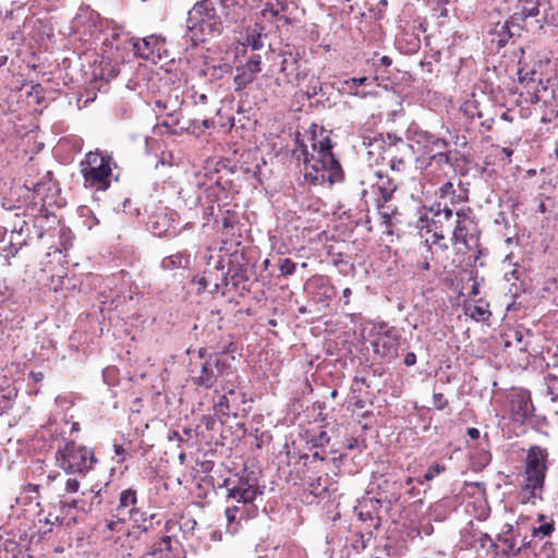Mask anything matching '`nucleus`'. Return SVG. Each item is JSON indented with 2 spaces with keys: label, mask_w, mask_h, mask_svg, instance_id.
Masks as SVG:
<instances>
[{
  "label": "nucleus",
  "mask_w": 558,
  "mask_h": 558,
  "mask_svg": "<svg viewBox=\"0 0 558 558\" xmlns=\"http://www.w3.org/2000/svg\"><path fill=\"white\" fill-rule=\"evenodd\" d=\"M549 466V451L546 447L533 445L524 451L519 473L523 504L534 505L536 500H543Z\"/></svg>",
  "instance_id": "1"
},
{
  "label": "nucleus",
  "mask_w": 558,
  "mask_h": 558,
  "mask_svg": "<svg viewBox=\"0 0 558 558\" xmlns=\"http://www.w3.org/2000/svg\"><path fill=\"white\" fill-rule=\"evenodd\" d=\"M313 153L310 155L305 147L302 149L304 163V178L313 185H330L343 180V171L340 162L332 153L331 140L324 136L312 144Z\"/></svg>",
  "instance_id": "2"
},
{
  "label": "nucleus",
  "mask_w": 558,
  "mask_h": 558,
  "mask_svg": "<svg viewBox=\"0 0 558 558\" xmlns=\"http://www.w3.org/2000/svg\"><path fill=\"white\" fill-rule=\"evenodd\" d=\"M214 354L207 356V349L201 348L198 359L191 362L190 376L194 385L198 387L211 388L220 376L227 375L230 365L227 363L226 355L234 353L238 348L233 342L231 335H227L216 345H213Z\"/></svg>",
  "instance_id": "3"
},
{
  "label": "nucleus",
  "mask_w": 558,
  "mask_h": 558,
  "mask_svg": "<svg viewBox=\"0 0 558 558\" xmlns=\"http://www.w3.org/2000/svg\"><path fill=\"white\" fill-rule=\"evenodd\" d=\"M366 341L369 343L375 357L391 363L408 347L402 329L380 322L374 324L367 333Z\"/></svg>",
  "instance_id": "4"
},
{
  "label": "nucleus",
  "mask_w": 558,
  "mask_h": 558,
  "mask_svg": "<svg viewBox=\"0 0 558 558\" xmlns=\"http://www.w3.org/2000/svg\"><path fill=\"white\" fill-rule=\"evenodd\" d=\"M113 158L99 149L89 151L80 162V172L86 189L106 191L111 185Z\"/></svg>",
  "instance_id": "5"
},
{
  "label": "nucleus",
  "mask_w": 558,
  "mask_h": 558,
  "mask_svg": "<svg viewBox=\"0 0 558 558\" xmlns=\"http://www.w3.org/2000/svg\"><path fill=\"white\" fill-rule=\"evenodd\" d=\"M220 0H201L197 1L189 11L186 27L197 37L201 35L221 34L225 29L220 13Z\"/></svg>",
  "instance_id": "6"
},
{
  "label": "nucleus",
  "mask_w": 558,
  "mask_h": 558,
  "mask_svg": "<svg viewBox=\"0 0 558 558\" xmlns=\"http://www.w3.org/2000/svg\"><path fill=\"white\" fill-rule=\"evenodd\" d=\"M39 241L26 231L10 232L8 243L0 247V258L8 266L26 271L35 258V251L40 248Z\"/></svg>",
  "instance_id": "7"
},
{
  "label": "nucleus",
  "mask_w": 558,
  "mask_h": 558,
  "mask_svg": "<svg viewBox=\"0 0 558 558\" xmlns=\"http://www.w3.org/2000/svg\"><path fill=\"white\" fill-rule=\"evenodd\" d=\"M57 465L66 473L85 475L96 462L94 452L86 446L78 445L74 440H68L56 451Z\"/></svg>",
  "instance_id": "8"
},
{
  "label": "nucleus",
  "mask_w": 558,
  "mask_h": 558,
  "mask_svg": "<svg viewBox=\"0 0 558 558\" xmlns=\"http://www.w3.org/2000/svg\"><path fill=\"white\" fill-rule=\"evenodd\" d=\"M454 216L456 221L451 239L453 244L463 245L464 251L478 247L481 231L473 208L470 206L459 207Z\"/></svg>",
  "instance_id": "9"
},
{
  "label": "nucleus",
  "mask_w": 558,
  "mask_h": 558,
  "mask_svg": "<svg viewBox=\"0 0 558 558\" xmlns=\"http://www.w3.org/2000/svg\"><path fill=\"white\" fill-rule=\"evenodd\" d=\"M544 7V20L553 25H558V0H515L512 13V24L517 25V31L523 28V23L527 17L536 16L539 13V7Z\"/></svg>",
  "instance_id": "10"
},
{
  "label": "nucleus",
  "mask_w": 558,
  "mask_h": 558,
  "mask_svg": "<svg viewBox=\"0 0 558 558\" xmlns=\"http://www.w3.org/2000/svg\"><path fill=\"white\" fill-rule=\"evenodd\" d=\"M373 178L374 179L371 180V187L378 193L375 199L376 207L379 210L383 222L389 226L391 216L396 213V209L390 210L389 206H386V204L391 201L398 185L391 178L380 171H374Z\"/></svg>",
  "instance_id": "11"
},
{
  "label": "nucleus",
  "mask_w": 558,
  "mask_h": 558,
  "mask_svg": "<svg viewBox=\"0 0 558 558\" xmlns=\"http://www.w3.org/2000/svg\"><path fill=\"white\" fill-rule=\"evenodd\" d=\"M220 9L225 28L236 31L251 20L252 7L248 0H220Z\"/></svg>",
  "instance_id": "12"
},
{
  "label": "nucleus",
  "mask_w": 558,
  "mask_h": 558,
  "mask_svg": "<svg viewBox=\"0 0 558 558\" xmlns=\"http://www.w3.org/2000/svg\"><path fill=\"white\" fill-rule=\"evenodd\" d=\"M223 486L227 488L228 499H233L244 506L252 505L258 496L263 495V489L257 482L245 476L238 480L227 478Z\"/></svg>",
  "instance_id": "13"
},
{
  "label": "nucleus",
  "mask_w": 558,
  "mask_h": 558,
  "mask_svg": "<svg viewBox=\"0 0 558 558\" xmlns=\"http://www.w3.org/2000/svg\"><path fill=\"white\" fill-rule=\"evenodd\" d=\"M519 81L522 85V90L520 92V98L526 104H537L542 96L541 92H546L547 87L543 83V78L541 73H538L535 69L524 70L523 68L518 71Z\"/></svg>",
  "instance_id": "14"
},
{
  "label": "nucleus",
  "mask_w": 558,
  "mask_h": 558,
  "mask_svg": "<svg viewBox=\"0 0 558 558\" xmlns=\"http://www.w3.org/2000/svg\"><path fill=\"white\" fill-rule=\"evenodd\" d=\"M37 239L44 241V246L48 250L47 255L51 253L66 252L73 245L74 235L66 227L50 228L46 231L40 230Z\"/></svg>",
  "instance_id": "15"
},
{
  "label": "nucleus",
  "mask_w": 558,
  "mask_h": 558,
  "mask_svg": "<svg viewBox=\"0 0 558 558\" xmlns=\"http://www.w3.org/2000/svg\"><path fill=\"white\" fill-rule=\"evenodd\" d=\"M280 73L284 76V82L291 85H298L307 76V71L303 68L298 51L284 50L281 53Z\"/></svg>",
  "instance_id": "16"
},
{
  "label": "nucleus",
  "mask_w": 558,
  "mask_h": 558,
  "mask_svg": "<svg viewBox=\"0 0 558 558\" xmlns=\"http://www.w3.org/2000/svg\"><path fill=\"white\" fill-rule=\"evenodd\" d=\"M262 71V57L258 53L250 56L247 61L236 66V74L233 77V84L236 92L243 90L247 85L255 81L257 74Z\"/></svg>",
  "instance_id": "17"
},
{
  "label": "nucleus",
  "mask_w": 558,
  "mask_h": 558,
  "mask_svg": "<svg viewBox=\"0 0 558 558\" xmlns=\"http://www.w3.org/2000/svg\"><path fill=\"white\" fill-rule=\"evenodd\" d=\"M0 220L3 226L0 227V239L8 232H29L28 223L25 220L24 211L21 208H2Z\"/></svg>",
  "instance_id": "18"
},
{
  "label": "nucleus",
  "mask_w": 558,
  "mask_h": 558,
  "mask_svg": "<svg viewBox=\"0 0 558 558\" xmlns=\"http://www.w3.org/2000/svg\"><path fill=\"white\" fill-rule=\"evenodd\" d=\"M245 403V395L234 389H228L220 396L214 405V412L218 416L236 415L241 404Z\"/></svg>",
  "instance_id": "19"
},
{
  "label": "nucleus",
  "mask_w": 558,
  "mask_h": 558,
  "mask_svg": "<svg viewBox=\"0 0 558 558\" xmlns=\"http://www.w3.org/2000/svg\"><path fill=\"white\" fill-rule=\"evenodd\" d=\"M510 405L513 420L517 422L524 423L533 416L534 407L527 390H519L512 393Z\"/></svg>",
  "instance_id": "20"
},
{
  "label": "nucleus",
  "mask_w": 558,
  "mask_h": 558,
  "mask_svg": "<svg viewBox=\"0 0 558 558\" xmlns=\"http://www.w3.org/2000/svg\"><path fill=\"white\" fill-rule=\"evenodd\" d=\"M136 489L131 487L123 489L119 495V505L116 509L117 515L120 517V520L125 521V519H129L134 522H138V519L136 518L138 515Z\"/></svg>",
  "instance_id": "21"
},
{
  "label": "nucleus",
  "mask_w": 558,
  "mask_h": 558,
  "mask_svg": "<svg viewBox=\"0 0 558 558\" xmlns=\"http://www.w3.org/2000/svg\"><path fill=\"white\" fill-rule=\"evenodd\" d=\"M430 262L441 267L444 270L450 267L448 258L439 255L437 251H433V245H429V240H426L417 251L415 266L424 271L430 269Z\"/></svg>",
  "instance_id": "22"
},
{
  "label": "nucleus",
  "mask_w": 558,
  "mask_h": 558,
  "mask_svg": "<svg viewBox=\"0 0 558 558\" xmlns=\"http://www.w3.org/2000/svg\"><path fill=\"white\" fill-rule=\"evenodd\" d=\"M429 211L432 214L429 230H445L446 232L450 229L453 209L447 202H434L429 207Z\"/></svg>",
  "instance_id": "23"
},
{
  "label": "nucleus",
  "mask_w": 558,
  "mask_h": 558,
  "mask_svg": "<svg viewBox=\"0 0 558 558\" xmlns=\"http://www.w3.org/2000/svg\"><path fill=\"white\" fill-rule=\"evenodd\" d=\"M437 199L435 202H447L448 205L453 209V214L458 209L457 206L468 202L469 191L462 189L459 193L454 189L451 181L444 183L435 193Z\"/></svg>",
  "instance_id": "24"
},
{
  "label": "nucleus",
  "mask_w": 558,
  "mask_h": 558,
  "mask_svg": "<svg viewBox=\"0 0 558 558\" xmlns=\"http://www.w3.org/2000/svg\"><path fill=\"white\" fill-rule=\"evenodd\" d=\"M417 144L422 147L420 157L421 162L433 157L434 154L439 153L449 147L447 140L439 137L429 132H424L418 135Z\"/></svg>",
  "instance_id": "25"
},
{
  "label": "nucleus",
  "mask_w": 558,
  "mask_h": 558,
  "mask_svg": "<svg viewBox=\"0 0 558 558\" xmlns=\"http://www.w3.org/2000/svg\"><path fill=\"white\" fill-rule=\"evenodd\" d=\"M512 16L502 23L497 22L494 27L489 31L490 43L497 48L504 47L510 38L519 36L520 31H517V25L512 23Z\"/></svg>",
  "instance_id": "26"
},
{
  "label": "nucleus",
  "mask_w": 558,
  "mask_h": 558,
  "mask_svg": "<svg viewBox=\"0 0 558 558\" xmlns=\"http://www.w3.org/2000/svg\"><path fill=\"white\" fill-rule=\"evenodd\" d=\"M128 46H133V57L149 59L156 50H159L158 46L160 40L157 36H147L142 39H125Z\"/></svg>",
  "instance_id": "27"
},
{
  "label": "nucleus",
  "mask_w": 558,
  "mask_h": 558,
  "mask_svg": "<svg viewBox=\"0 0 558 558\" xmlns=\"http://www.w3.org/2000/svg\"><path fill=\"white\" fill-rule=\"evenodd\" d=\"M369 84H371V81L367 76L350 77V78L343 80L341 82V86H340L339 90L343 95L357 97V98H366L368 96L375 95L372 92H367L364 88H361V87H364Z\"/></svg>",
  "instance_id": "28"
},
{
  "label": "nucleus",
  "mask_w": 558,
  "mask_h": 558,
  "mask_svg": "<svg viewBox=\"0 0 558 558\" xmlns=\"http://www.w3.org/2000/svg\"><path fill=\"white\" fill-rule=\"evenodd\" d=\"M519 531L510 523L505 524L501 532L497 535V541L504 545L501 553H506L509 558L517 557Z\"/></svg>",
  "instance_id": "29"
},
{
  "label": "nucleus",
  "mask_w": 558,
  "mask_h": 558,
  "mask_svg": "<svg viewBox=\"0 0 558 558\" xmlns=\"http://www.w3.org/2000/svg\"><path fill=\"white\" fill-rule=\"evenodd\" d=\"M125 39H134L133 37H130L129 34H120V33H113L111 35V39L109 44L112 46L116 44V51L112 53V60L119 64L124 63L130 53L133 54V46H128L125 44Z\"/></svg>",
  "instance_id": "30"
},
{
  "label": "nucleus",
  "mask_w": 558,
  "mask_h": 558,
  "mask_svg": "<svg viewBox=\"0 0 558 558\" xmlns=\"http://www.w3.org/2000/svg\"><path fill=\"white\" fill-rule=\"evenodd\" d=\"M225 514L227 519V530L231 534H234L239 531L242 520H247L250 518V514L245 508L239 506L228 507L225 511Z\"/></svg>",
  "instance_id": "31"
},
{
  "label": "nucleus",
  "mask_w": 558,
  "mask_h": 558,
  "mask_svg": "<svg viewBox=\"0 0 558 558\" xmlns=\"http://www.w3.org/2000/svg\"><path fill=\"white\" fill-rule=\"evenodd\" d=\"M465 314L475 322H487L492 316L489 303L483 299L469 303L465 305Z\"/></svg>",
  "instance_id": "32"
},
{
  "label": "nucleus",
  "mask_w": 558,
  "mask_h": 558,
  "mask_svg": "<svg viewBox=\"0 0 558 558\" xmlns=\"http://www.w3.org/2000/svg\"><path fill=\"white\" fill-rule=\"evenodd\" d=\"M544 383L546 391L550 396L553 402H558V364L545 375Z\"/></svg>",
  "instance_id": "33"
},
{
  "label": "nucleus",
  "mask_w": 558,
  "mask_h": 558,
  "mask_svg": "<svg viewBox=\"0 0 558 558\" xmlns=\"http://www.w3.org/2000/svg\"><path fill=\"white\" fill-rule=\"evenodd\" d=\"M432 241L429 242V245H433V251H437L439 255L444 256L445 258H448L447 251H448V243L446 241L445 236V230H432Z\"/></svg>",
  "instance_id": "34"
},
{
  "label": "nucleus",
  "mask_w": 558,
  "mask_h": 558,
  "mask_svg": "<svg viewBox=\"0 0 558 558\" xmlns=\"http://www.w3.org/2000/svg\"><path fill=\"white\" fill-rule=\"evenodd\" d=\"M424 162H426V166H432L433 163H436L439 168H441L442 166H450L451 151L448 147L439 153L434 154L432 158L426 159Z\"/></svg>",
  "instance_id": "35"
},
{
  "label": "nucleus",
  "mask_w": 558,
  "mask_h": 558,
  "mask_svg": "<svg viewBox=\"0 0 558 558\" xmlns=\"http://www.w3.org/2000/svg\"><path fill=\"white\" fill-rule=\"evenodd\" d=\"M555 521L550 519L548 522H545L537 527H533L532 536L539 541L545 536H550L555 532Z\"/></svg>",
  "instance_id": "36"
},
{
  "label": "nucleus",
  "mask_w": 558,
  "mask_h": 558,
  "mask_svg": "<svg viewBox=\"0 0 558 558\" xmlns=\"http://www.w3.org/2000/svg\"><path fill=\"white\" fill-rule=\"evenodd\" d=\"M537 543H538V541L536 538H534L532 535H531L530 539H527V537L524 536L521 539V544L518 545V548L515 549L517 557L521 556V555H527L529 551L533 553V555H534L535 550L537 548Z\"/></svg>",
  "instance_id": "37"
},
{
  "label": "nucleus",
  "mask_w": 558,
  "mask_h": 558,
  "mask_svg": "<svg viewBox=\"0 0 558 558\" xmlns=\"http://www.w3.org/2000/svg\"><path fill=\"white\" fill-rule=\"evenodd\" d=\"M534 556L536 558H556V548L554 543L546 541L541 545L537 544Z\"/></svg>",
  "instance_id": "38"
},
{
  "label": "nucleus",
  "mask_w": 558,
  "mask_h": 558,
  "mask_svg": "<svg viewBox=\"0 0 558 558\" xmlns=\"http://www.w3.org/2000/svg\"><path fill=\"white\" fill-rule=\"evenodd\" d=\"M171 550V537L162 536L158 542H156L149 551L150 555L155 556L157 554L168 553Z\"/></svg>",
  "instance_id": "39"
},
{
  "label": "nucleus",
  "mask_w": 558,
  "mask_h": 558,
  "mask_svg": "<svg viewBox=\"0 0 558 558\" xmlns=\"http://www.w3.org/2000/svg\"><path fill=\"white\" fill-rule=\"evenodd\" d=\"M446 471V465L444 464H439V463H434L432 464L427 471L425 472L424 474V477L423 480H417V482L420 484H423L424 482H430L433 481L436 476L440 475L441 473H444Z\"/></svg>",
  "instance_id": "40"
},
{
  "label": "nucleus",
  "mask_w": 558,
  "mask_h": 558,
  "mask_svg": "<svg viewBox=\"0 0 558 558\" xmlns=\"http://www.w3.org/2000/svg\"><path fill=\"white\" fill-rule=\"evenodd\" d=\"M310 493L315 497L324 498L327 495V487L323 485V478L319 476L308 484Z\"/></svg>",
  "instance_id": "41"
},
{
  "label": "nucleus",
  "mask_w": 558,
  "mask_h": 558,
  "mask_svg": "<svg viewBox=\"0 0 558 558\" xmlns=\"http://www.w3.org/2000/svg\"><path fill=\"white\" fill-rule=\"evenodd\" d=\"M202 125H198V122L196 121H193L191 123L190 126H187V130L195 134V135H201L202 133H204L205 130L207 129H210L214 126V121L210 120V119H203L202 122H201Z\"/></svg>",
  "instance_id": "42"
},
{
  "label": "nucleus",
  "mask_w": 558,
  "mask_h": 558,
  "mask_svg": "<svg viewBox=\"0 0 558 558\" xmlns=\"http://www.w3.org/2000/svg\"><path fill=\"white\" fill-rule=\"evenodd\" d=\"M246 43L253 50H259L264 47L262 35L256 31H252L247 34Z\"/></svg>",
  "instance_id": "43"
},
{
  "label": "nucleus",
  "mask_w": 558,
  "mask_h": 558,
  "mask_svg": "<svg viewBox=\"0 0 558 558\" xmlns=\"http://www.w3.org/2000/svg\"><path fill=\"white\" fill-rule=\"evenodd\" d=\"M161 523V519L158 513H151L149 518H144L142 523L138 524L143 531H149L155 529V524L159 525Z\"/></svg>",
  "instance_id": "44"
},
{
  "label": "nucleus",
  "mask_w": 558,
  "mask_h": 558,
  "mask_svg": "<svg viewBox=\"0 0 558 558\" xmlns=\"http://www.w3.org/2000/svg\"><path fill=\"white\" fill-rule=\"evenodd\" d=\"M296 269V263H294L291 258H283L279 265V271L281 276H290Z\"/></svg>",
  "instance_id": "45"
},
{
  "label": "nucleus",
  "mask_w": 558,
  "mask_h": 558,
  "mask_svg": "<svg viewBox=\"0 0 558 558\" xmlns=\"http://www.w3.org/2000/svg\"><path fill=\"white\" fill-rule=\"evenodd\" d=\"M449 404L448 399L441 392H434L433 405L436 410H444Z\"/></svg>",
  "instance_id": "46"
},
{
  "label": "nucleus",
  "mask_w": 558,
  "mask_h": 558,
  "mask_svg": "<svg viewBox=\"0 0 558 558\" xmlns=\"http://www.w3.org/2000/svg\"><path fill=\"white\" fill-rule=\"evenodd\" d=\"M80 482L77 478L75 477H69L64 481V492L66 494H74V493H77L78 489H80Z\"/></svg>",
  "instance_id": "47"
},
{
  "label": "nucleus",
  "mask_w": 558,
  "mask_h": 558,
  "mask_svg": "<svg viewBox=\"0 0 558 558\" xmlns=\"http://www.w3.org/2000/svg\"><path fill=\"white\" fill-rule=\"evenodd\" d=\"M183 259L187 263L189 258L182 254L172 255L163 260V266L169 267L170 264L173 266H181Z\"/></svg>",
  "instance_id": "48"
},
{
  "label": "nucleus",
  "mask_w": 558,
  "mask_h": 558,
  "mask_svg": "<svg viewBox=\"0 0 558 558\" xmlns=\"http://www.w3.org/2000/svg\"><path fill=\"white\" fill-rule=\"evenodd\" d=\"M179 112H171L167 116V118L162 121V125L166 128H173L179 124Z\"/></svg>",
  "instance_id": "49"
},
{
  "label": "nucleus",
  "mask_w": 558,
  "mask_h": 558,
  "mask_svg": "<svg viewBox=\"0 0 558 558\" xmlns=\"http://www.w3.org/2000/svg\"><path fill=\"white\" fill-rule=\"evenodd\" d=\"M490 548L486 554V558H509L506 553H501L498 550V545L490 541Z\"/></svg>",
  "instance_id": "50"
},
{
  "label": "nucleus",
  "mask_w": 558,
  "mask_h": 558,
  "mask_svg": "<svg viewBox=\"0 0 558 558\" xmlns=\"http://www.w3.org/2000/svg\"><path fill=\"white\" fill-rule=\"evenodd\" d=\"M272 15L276 19L278 27L283 26V25H288V24L291 23V19L290 17H288L286 15H282V14H279L278 11H274Z\"/></svg>",
  "instance_id": "51"
},
{
  "label": "nucleus",
  "mask_w": 558,
  "mask_h": 558,
  "mask_svg": "<svg viewBox=\"0 0 558 558\" xmlns=\"http://www.w3.org/2000/svg\"><path fill=\"white\" fill-rule=\"evenodd\" d=\"M11 290L4 280H0V299L4 300L10 298Z\"/></svg>",
  "instance_id": "52"
},
{
  "label": "nucleus",
  "mask_w": 558,
  "mask_h": 558,
  "mask_svg": "<svg viewBox=\"0 0 558 558\" xmlns=\"http://www.w3.org/2000/svg\"><path fill=\"white\" fill-rule=\"evenodd\" d=\"M403 364L405 366H413L416 364V354L414 352H408L404 355Z\"/></svg>",
  "instance_id": "53"
},
{
  "label": "nucleus",
  "mask_w": 558,
  "mask_h": 558,
  "mask_svg": "<svg viewBox=\"0 0 558 558\" xmlns=\"http://www.w3.org/2000/svg\"><path fill=\"white\" fill-rule=\"evenodd\" d=\"M513 336H514V340H515V347L518 348V350L520 351H526V347L524 344H522V339H523V336L520 331L515 330L513 332Z\"/></svg>",
  "instance_id": "54"
},
{
  "label": "nucleus",
  "mask_w": 558,
  "mask_h": 558,
  "mask_svg": "<svg viewBox=\"0 0 558 558\" xmlns=\"http://www.w3.org/2000/svg\"><path fill=\"white\" fill-rule=\"evenodd\" d=\"M47 481H48L47 485H49L50 483H53V482H57V481L63 482L64 478H63V476L61 475L60 472H54V473L48 474Z\"/></svg>",
  "instance_id": "55"
},
{
  "label": "nucleus",
  "mask_w": 558,
  "mask_h": 558,
  "mask_svg": "<svg viewBox=\"0 0 558 558\" xmlns=\"http://www.w3.org/2000/svg\"><path fill=\"white\" fill-rule=\"evenodd\" d=\"M234 223L233 215H230V211H227V216L222 219V227L225 229L232 228Z\"/></svg>",
  "instance_id": "56"
},
{
  "label": "nucleus",
  "mask_w": 558,
  "mask_h": 558,
  "mask_svg": "<svg viewBox=\"0 0 558 558\" xmlns=\"http://www.w3.org/2000/svg\"><path fill=\"white\" fill-rule=\"evenodd\" d=\"M466 434L473 440H476L480 438V430L475 427H469L466 430Z\"/></svg>",
  "instance_id": "57"
},
{
  "label": "nucleus",
  "mask_w": 558,
  "mask_h": 558,
  "mask_svg": "<svg viewBox=\"0 0 558 558\" xmlns=\"http://www.w3.org/2000/svg\"><path fill=\"white\" fill-rule=\"evenodd\" d=\"M194 102L197 104V102H206L207 101V95L206 94H197L196 92L194 93Z\"/></svg>",
  "instance_id": "58"
},
{
  "label": "nucleus",
  "mask_w": 558,
  "mask_h": 558,
  "mask_svg": "<svg viewBox=\"0 0 558 558\" xmlns=\"http://www.w3.org/2000/svg\"><path fill=\"white\" fill-rule=\"evenodd\" d=\"M317 441L319 442V445H325L329 441V436L327 435L326 432H322L319 435H318V438H317Z\"/></svg>",
  "instance_id": "59"
},
{
  "label": "nucleus",
  "mask_w": 558,
  "mask_h": 558,
  "mask_svg": "<svg viewBox=\"0 0 558 558\" xmlns=\"http://www.w3.org/2000/svg\"><path fill=\"white\" fill-rule=\"evenodd\" d=\"M29 376L35 383H40L44 379V374L41 372H31Z\"/></svg>",
  "instance_id": "60"
},
{
  "label": "nucleus",
  "mask_w": 558,
  "mask_h": 558,
  "mask_svg": "<svg viewBox=\"0 0 558 558\" xmlns=\"http://www.w3.org/2000/svg\"><path fill=\"white\" fill-rule=\"evenodd\" d=\"M493 124H494L493 118L485 119L484 121L481 122V125L483 128H485L487 131L492 130Z\"/></svg>",
  "instance_id": "61"
},
{
  "label": "nucleus",
  "mask_w": 558,
  "mask_h": 558,
  "mask_svg": "<svg viewBox=\"0 0 558 558\" xmlns=\"http://www.w3.org/2000/svg\"><path fill=\"white\" fill-rule=\"evenodd\" d=\"M500 154H501L505 158H507V159L509 160V162H510V161H511V160H510V157L512 156L513 150H512L511 148H509V147H504V148H501Z\"/></svg>",
  "instance_id": "62"
},
{
  "label": "nucleus",
  "mask_w": 558,
  "mask_h": 558,
  "mask_svg": "<svg viewBox=\"0 0 558 558\" xmlns=\"http://www.w3.org/2000/svg\"><path fill=\"white\" fill-rule=\"evenodd\" d=\"M114 453L119 457H122V461H124V453H125V450L123 448V446L121 445H114Z\"/></svg>",
  "instance_id": "63"
},
{
  "label": "nucleus",
  "mask_w": 558,
  "mask_h": 558,
  "mask_svg": "<svg viewBox=\"0 0 558 558\" xmlns=\"http://www.w3.org/2000/svg\"><path fill=\"white\" fill-rule=\"evenodd\" d=\"M392 63V59L388 56H383L380 58V64L384 65V66H390Z\"/></svg>",
  "instance_id": "64"
}]
</instances>
